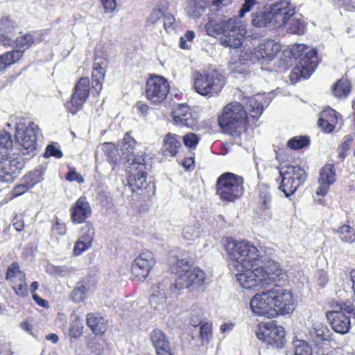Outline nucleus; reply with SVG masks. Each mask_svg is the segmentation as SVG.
I'll use <instances>...</instances> for the list:
<instances>
[{"mask_svg":"<svg viewBox=\"0 0 355 355\" xmlns=\"http://www.w3.org/2000/svg\"><path fill=\"white\" fill-rule=\"evenodd\" d=\"M135 141L129 139L118 147L110 144H104L103 148L109 161L116 165L121 160L129 163L128 184L125 187L132 192H137L147 187L146 163L144 153H135L134 146Z\"/></svg>","mask_w":355,"mask_h":355,"instance_id":"1","label":"nucleus"},{"mask_svg":"<svg viewBox=\"0 0 355 355\" xmlns=\"http://www.w3.org/2000/svg\"><path fill=\"white\" fill-rule=\"evenodd\" d=\"M265 289L254 295L250 300V309L254 313L271 318L293 311L295 303L290 290L277 284Z\"/></svg>","mask_w":355,"mask_h":355,"instance_id":"2","label":"nucleus"},{"mask_svg":"<svg viewBox=\"0 0 355 355\" xmlns=\"http://www.w3.org/2000/svg\"><path fill=\"white\" fill-rule=\"evenodd\" d=\"M205 28L209 36H220V43L223 46L233 49L241 45V38L246 33L245 26L240 20L227 18L221 13L209 15Z\"/></svg>","mask_w":355,"mask_h":355,"instance_id":"3","label":"nucleus"},{"mask_svg":"<svg viewBox=\"0 0 355 355\" xmlns=\"http://www.w3.org/2000/svg\"><path fill=\"white\" fill-rule=\"evenodd\" d=\"M236 280L240 286L245 289L266 288L270 286L272 282H276L277 278L284 274L279 268V265L275 263L266 269L257 268L254 270L237 269Z\"/></svg>","mask_w":355,"mask_h":355,"instance_id":"4","label":"nucleus"},{"mask_svg":"<svg viewBox=\"0 0 355 355\" xmlns=\"http://www.w3.org/2000/svg\"><path fill=\"white\" fill-rule=\"evenodd\" d=\"M226 249L230 259L236 262V269L253 268L261 257L260 250L245 240L230 241Z\"/></svg>","mask_w":355,"mask_h":355,"instance_id":"5","label":"nucleus"},{"mask_svg":"<svg viewBox=\"0 0 355 355\" xmlns=\"http://www.w3.org/2000/svg\"><path fill=\"white\" fill-rule=\"evenodd\" d=\"M291 53L297 60L291 73V79L309 78L318 65L316 50L303 44H295L292 46Z\"/></svg>","mask_w":355,"mask_h":355,"instance_id":"6","label":"nucleus"},{"mask_svg":"<svg viewBox=\"0 0 355 355\" xmlns=\"http://www.w3.org/2000/svg\"><path fill=\"white\" fill-rule=\"evenodd\" d=\"M205 277L202 270L193 266L191 258L179 259V291L187 289L190 293L203 292L207 286Z\"/></svg>","mask_w":355,"mask_h":355,"instance_id":"7","label":"nucleus"},{"mask_svg":"<svg viewBox=\"0 0 355 355\" xmlns=\"http://www.w3.org/2000/svg\"><path fill=\"white\" fill-rule=\"evenodd\" d=\"M243 193V178L232 173L220 175L216 183V194L222 201L233 202Z\"/></svg>","mask_w":355,"mask_h":355,"instance_id":"8","label":"nucleus"},{"mask_svg":"<svg viewBox=\"0 0 355 355\" xmlns=\"http://www.w3.org/2000/svg\"><path fill=\"white\" fill-rule=\"evenodd\" d=\"M40 128L33 122H30L26 128L21 123L15 125V146L18 154L33 156L37 149V135Z\"/></svg>","mask_w":355,"mask_h":355,"instance_id":"9","label":"nucleus"},{"mask_svg":"<svg viewBox=\"0 0 355 355\" xmlns=\"http://www.w3.org/2000/svg\"><path fill=\"white\" fill-rule=\"evenodd\" d=\"M247 119L244 107L238 102H233L224 107L218 121V124L225 131L234 135L239 132V129L245 124Z\"/></svg>","mask_w":355,"mask_h":355,"instance_id":"10","label":"nucleus"},{"mask_svg":"<svg viewBox=\"0 0 355 355\" xmlns=\"http://www.w3.org/2000/svg\"><path fill=\"white\" fill-rule=\"evenodd\" d=\"M281 183L279 189L288 198L304 184L306 175L304 169L298 166L285 165L279 170Z\"/></svg>","mask_w":355,"mask_h":355,"instance_id":"11","label":"nucleus"},{"mask_svg":"<svg viewBox=\"0 0 355 355\" xmlns=\"http://www.w3.org/2000/svg\"><path fill=\"white\" fill-rule=\"evenodd\" d=\"M344 313L353 314L355 319V307L349 301L338 304L336 309L327 313V318L332 329L340 334H347L351 328L350 316Z\"/></svg>","mask_w":355,"mask_h":355,"instance_id":"12","label":"nucleus"},{"mask_svg":"<svg viewBox=\"0 0 355 355\" xmlns=\"http://www.w3.org/2000/svg\"><path fill=\"white\" fill-rule=\"evenodd\" d=\"M224 85L223 77L215 71L200 73L194 82L196 92L202 96L218 94Z\"/></svg>","mask_w":355,"mask_h":355,"instance_id":"13","label":"nucleus"},{"mask_svg":"<svg viewBox=\"0 0 355 355\" xmlns=\"http://www.w3.org/2000/svg\"><path fill=\"white\" fill-rule=\"evenodd\" d=\"M170 85L166 78L159 75H151L146 81V98L153 104H160L166 98Z\"/></svg>","mask_w":355,"mask_h":355,"instance_id":"14","label":"nucleus"},{"mask_svg":"<svg viewBox=\"0 0 355 355\" xmlns=\"http://www.w3.org/2000/svg\"><path fill=\"white\" fill-rule=\"evenodd\" d=\"M256 334L259 340L272 348L281 349L286 343L284 328L272 322L264 324Z\"/></svg>","mask_w":355,"mask_h":355,"instance_id":"15","label":"nucleus"},{"mask_svg":"<svg viewBox=\"0 0 355 355\" xmlns=\"http://www.w3.org/2000/svg\"><path fill=\"white\" fill-rule=\"evenodd\" d=\"M90 82L87 77L79 79L76 84L70 101L67 103V107L72 114L80 110L89 96Z\"/></svg>","mask_w":355,"mask_h":355,"instance_id":"16","label":"nucleus"},{"mask_svg":"<svg viewBox=\"0 0 355 355\" xmlns=\"http://www.w3.org/2000/svg\"><path fill=\"white\" fill-rule=\"evenodd\" d=\"M155 264L153 253L149 250L144 251L132 262V275L138 281H144Z\"/></svg>","mask_w":355,"mask_h":355,"instance_id":"17","label":"nucleus"},{"mask_svg":"<svg viewBox=\"0 0 355 355\" xmlns=\"http://www.w3.org/2000/svg\"><path fill=\"white\" fill-rule=\"evenodd\" d=\"M295 11L294 6L286 1L275 3L270 9L272 26L275 28L283 27L295 14Z\"/></svg>","mask_w":355,"mask_h":355,"instance_id":"18","label":"nucleus"},{"mask_svg":"<svg viewBox=\"0 0 355 355\" xmlns=\"http://www.w3.org/2000/svg\"><path fill=\"white\" fill-rule=\"evenodd\" d=\"M24 163L18 159H3L0 161V181L11 182L20 173Z\"/></svg>","mask_w":355,"mask_h":355,"instance_id":"19","label":"nucleus"},{"mask_svg":"<svg viewBox=\"0 0 355 355\" xmlns=\"http://www.w3.org/2000/svg\"><path fill=\"white\" fill-rule=\"evenodd\" d=\"M71 218L73 223H82L92 214V207L86 197H80L70 209Z\"/></svg>","mask_w":355,"mask_h":355,"instance_id":"20","label":"nucleus"},{"mask_svg":"<svg viewBox=\"0 0 355 355\" xmlns=\"http://www.w3.org/2000/svg\"><path fill=\"white\" fill-rule=\"evenodd\" d=\"M336 171L333 164L324 165L320 172L318 179L319 187L316 193L320 196H324L327 193L329 186L335 182Z\"/></svg>","mask_w":355,"mask_h":355,"instance_id":"21","label":"nucleus"},{"mask_svg":"<svg viewBox=\"0 0 355 355\" xmlns=\"http://www.w3.org/2000/svg\"><path fill=\"white\" fill-rule=\"evenodd\" d=\"M309 339L316 346H322L331 339V332L326 324L314 322L309 329Z\"/></svg>","mask_w":355,"mask_h":355,"instance_id":"22","label":"nucleus"},{"mask_svg":"<svg viewBox=\"0 0 355 355\" xmlns=\"http://www.w3.org/2000/svg\"><path fill=\"white\" fill-rule=\"evenodd\" d=\"M280 50L281 46L279 44L274 40H267L261 42L254 49V55L259 60L263 59L270 61Z\"/></svg>","mask_w":355,"mask_h":355,"instance_id":"23","label":"nucleus"},{"mask_svg":"<svg viewBox=\"0 0 355 355\" xmlns=\"http://www.w3.org/2000/svg\"><path fill=\"white\" fill-rule=\"evenodd\" d=\"M40 181V176L37 171L26 174L24 176L21 182L13 188L11 192L12 197L16 198L24 194L28 189L33 188Z\"/></svg>","mask_w":355,"mask_h":355,"instance_id":"24","label":"nucleus"},{"mask_svg":"<svg viewBox=\"0 0 355 355\" xmlns=\"http://www.w3.org/2000/svg\"><path fill=\"white\" fill-rule=\"evenodd\" d=\"M150 340L156 349L157 355H172L170 352L169 342L161 330H153L150 334Z\"/></svg>","mask_w":355,"mask_h":355,"instance_id":"25","label":"nucleus"},{"mask_svg":"<svg viewBox=\"0 0 355 355\" xmlns=\"http://www.w3.org/2000/svg\"><path fill=\"white\" fill-rule=\"evenodd\" d=\"M91 286V277H84L82 280L76 283L69 295L70 299L75 303L81 302L86 299L87 293L89 291Z\"/></svg>","mask_w":355,"mask_h":355,"instance_id":"26","label":"nucleus"},{"mask_svg":"<svg viewBox=\"0 0 355 355\" xmlns=\"http://www.w3.org/2000/svg\"><path fill=\"white\" fill-rule=\"evenodd\" d=\"M263 96L257 94L254 96L248 97L245 98L246 112H249V115L253 119H259L263 111L264 107L261 104Z\"/></svg>","mask_w":355,"mask_h":355,"instance_id":"27","label":"nucleus"},{"mask_svg":"<svg viewBox=\"0 0 355 355\" xmlns=\"http://www.w3.org/2000/svg\"><path fill=\"white\" fill-rule=\"evenodd\" d=\"M197 125V118L192 111L184 104H179V127H187L194 130Z\"/></svg>","mask_w":355,"mask_h":355,"instance_id":"28","label":"nucleus"},{"mask_svg":"<svg viewBox=\"0 0 355 355\" xmlns=\"http://www.w3.org/2000/svg\"><path fill=\"white\" fill-rule=\"evenodd\" d=\"M87 324L95 334H101L106 331L107 320L98 313L87 315Z\"/></svg>","mask_w":355,"mask_h":355,"instance_id":"29","label":"nucleus"},{"mask_svg":"<svg viewBox=\"0 0 355 355\" xmlns=\"http://www.w3.org/2000/svg\"><path fill=\"white\" fill-rule=\"evenodd\" d=\"M178 139L175 134L168 133L164 139L162 154L166 158H171L176 155L178 152Z\"/></svg>","mask_w":355,"mask_h":355,"instance_id":"30","label":"nucleus"},{"mask_svg":"<svg viewBox=\"0 0 355 355\" xmlns=\"http://www.w3.org/2000/svg\"><path fill=\"white\" fill-rule=\"evenodd\" d=\"M105 70L98 63H95L92 74V88L98 94L103 88Z\"/></svg>","mask_w":355,"mask_h":355,"instance_id":"31","label":"nucleus"},{"mask_svg":"<svg viewBox=\"0 0 355 355\" xmlns=\"http://www.w3.org/2000/svg\"><path fill=\"white\" fill-rule=\"evenodd\" d=\"M291 33L303 35L306 30V24L300 16L295 13L292 15L284 26Z\"/></svg>","mask_w":355,"mask_h":355,"instance_id":"32","label":"nucleus"},{"mask_svg":"<svg viewBox=\"0 0 355 355\" xmlns=\"http://www.w3.org/2000/svg\"><path fill=\"white\" fill-rule=\"evenodd\" d=\"M166 263L168 266V270L174 275L173 277V283L170 286L171 292L173 293H175L178 286V277L176 275L178 272V255L176 251L171 250L168 252Z\"/></svg>","mask_w":355,"mask_h":355,"instance_id":"33","label":"nucleus"},{"mask_svg":"<svg viewBox=\"0 0 355 355\" xmlns=\"http://www.w3.org/2000/svg\"><path fill=\"white\" fill-rule=\"evenodd\" d=\"M23 55V51L13 50L8 51L0 55V72L6 69L8 66L17 62Z\"/></svg>","mask_w":355,"mask_h":355,"instance_id":"34","label":"nucleus"},{"mask_svg":"<svg viewBox=\"0 0 355 355\" xmlns=\"http://www.w3.org/2000/svg\"><path fill=\"white\" fill-rule=\"evenodd\" d=\"M207 0H191L187 7L188 14L193 18H199L209 7Z\"/></svg>","mask_w":355,"mask_h":355,"instance_id":"35","label":"nucleus"},{"mask_svg":"<svg viewBox=\"0 0 355 355\" xmlns=\"http://www.w3.org/2000/svg\"><path fill=\"white\" fill-rule=\"evenodd\" d=\"M252 24L255 27H264L268 24L272 25L271 14L270 10L256 12L252 13Z\"/></svg>","mask_w":355,"mask_h":355,"instance_id":"36","label":"nucleus"},{"mask_svg":"<svg viewBox=\"0 0 355 355\" xmlns=\"http://www.w3.org/2000/svg\"><path fill=\"white\" fill-rule=\"evenodd\" d=\"M13 146L11 135L6 131L0 132V155L2 157L8 155Z\"/></svg>","mask_w":355,"mask_h":355,"instance_id":"37","label":"nucleus"},{"mask_svg":"<svg viewBox=\"0 0 355 355\" xmlns=\"http://www.w3.org/2000/svg\"><path fill=\"white\" fill-rule=\"evenodd\" d=\"M293 355H312V348L304 340L294 339L292 343Z\"/></svg>","mask_w":355,"mask_h":355,"instance_id":"38","label":"nucleus"},{"mask_svg":"<svg viewBox=\"0 0 355 355\" xmlns=\"http://www.w3.org/2000/svg\"><path fill=\"white\" fill-rule=\"evenodd\" d=\"M201 230L198 223L193 225H188L182 230V237L184 240L192 241L199 238Z\"/></svg>","mask_w":355,"mask_h":355,"instance_id":"39","label":"nucleus"},{"mask_svg":"<svg viewBox=\"0 0 355 355\" xmlns=\"http://www.w3.org/2000/svg\"><path fill=\"white\" fill-rule=\"evenodd\" d=\"M24 277L25 273L20 270L18 263L13 262L8 266L6 274V281L11 283L17 279H24Z\"/></svg>","mask_w":355,"mask_h":355,"instance_id":"40","label":"nucleus"},{"mask_svg":"<svg viewBox=\"0 0 355 355\" xmlns=\"http://www.w3.org/2000/svg\"><path fill=\"white\" fill-rule=\"evenodd\" d=\"M350 91V83L343 79L338 80L333 88L334 94L338 98H345Z\"/></svg>","mask_w":355,"mask_h":355,"instance_id":"41","label":"nucleus"},{"mask_svg":"<svg viewBox=\"0 0 355 355\" xmlns=\"http://www.w3.org/2000/svg\"><path fill=\"white\" fill-rule=\"evenodd\" d=\"M337 233L343 241L352 243L355 241V231L353 227L348 225H343L340 227Z\"/></svg>","mask_w":355,"mask_h":355,"instance_id":"42","label":"nucleus"},{"mask_svg":"<svg viewBox=\"0 0 355 355\" xmlns=\"http://www.w3.org/2000/svg\"><path fill=\"white\" fill-rule=\"evenodd\" d=\"M259 207L263 211L269 210L272 205V198L269 189L263 187L259 190Z\"/></svg>","mask_w":355,"mask_h":355,"instance_id":"43","label":"nucleus"},{"mask_svg":"<svg viewBox=\"0 0 355 355\" xmlns=\"http://www.w3.org/2000/svg\"><path fill=\"white\" fill-rule=\"evenodd\" d=\"M232 3V0H212L209 3V15L223 14V8Z\"/></svg>","mask_w":355,"mask_h":355,"instance_id":"44","label":"nucleus"},{"mask_svg":"<svg viewBox=\"0 0 355 355\" xmlns=\"http://www.w3.org/2000/svg\"><path fill=\"white\" fill-rule=\"evenodd\" d=\"M34 43V39L30 34L21 35L15 40V44L17 50H20L24 53L26 49H29Z\"/></svg>","mask_w":355,"mask_h":355,"instance_id":"45","label":"nucleus"},{"mask_svg":"<svg viewBox=\"0 0 355 355\" xmlns=\"http://www.w3.org/2000/svg\"><path fill=\"white\" fill-rule=\"evenodd\" d=\"M199 326L200 336L202 343H208L212 336V324L209 322H202Z\"/></svg>","mask_w":355,"mask_h":355,"instance_id":"46","label":"nucleus"},{"mask_svg":"<svg viewBox=\"0 0 355 355\" xmlns=\"http://www.w3.org/2000/svg\"><path fill=\"white\" fill-rule=\"evenodd\" d=\"M309 144V139L306 136H302L300 137H295L288 141V146L290 148L293 150L302 148L303 147L308 146Z\"/></svg>","mask_w":355,"mask_h":355,"instance_id":"47","label":"nucleus"},{"mask_svg":"<svg viewBox=\"0 0 355 355\" xmlns=\"http://www.w3.org/2000/svg\"><path fill=\"white\" fill-rule=\"evenodd\" d=\"M10 284L17 295L24 297L28 295V288L27 284L25 282V278L14 281V282H11Z\"/></svg>","mask_w":355,"mask_h":355,"instance_id":"48","label":"nucleus"},{"mask_svg":"<svg viewBox=\"0 0 355 355\" xmlns=\"http://www.w3.org/2000/svg\"><path fill=\"white\" fill-rule=\"evenodd\" d=\"M94 229L91 223H86L81 229L80 239L86 241V243H92L94 237Z\"/></svg>","mask_w":355,"mask_h":355,"instance_id":"49","label":"nucleus"},{"mask_svg":"<svg viewBox=\"0 0 355 355\" xmlns=\"http://www.w3.org/2000/svg\"><path fill=\"white\" fill-rule=\"evenodd\" d=\"M195 33L193 31H187L184 36L180 37L179 47L182 49H191L192 42L195 37Z\"/></svg>","mask_w":355,"mask_h":355,"instance_id":"50","label":"nucleus"},{"mask_svg":"<svg viewBox=\"0 0 355 355\" xmlns=\"http://www.w3.org/2000/svg\"><path fill=\"white\" fill-rule=\"evenodd\" d=\"M163 17L162 23L166 31L170 34H175L176 31L174 25L175 19L174 17L171 14H166Z\"/></svg>","mask_w":355,"mask_h":355,"instance_id":"51","label":"nucleus"},{"mask_svg":"<svg viewBox=\"0 0 355 355\" xmlns=\"http://www.w3.org/2000/svg\"><path fill=\"white\" fill-rule=\"evenodd\" d=\"M16 26L15 21L10 17H6L0 20V31L8 33H11Z\"/></svg>","mask_w":355,"mask_h":355,"instance_id":"52","label":"nucleus"},{"mask_svg":"<svg viewBox=\"0 0 355 355\" xmlns=\"http://www.w3.org/2000/svg\"><path fill=\"white\" fill-rule=\"evenodd\" d=\"M202 315L201 310L198 307H195L192 309V312L191 313L189 323L195 327L199 326L202 322Z\"/></svg>","mask_w":355,"mask_h":355,"instance_id":"53","label":"nucleus"},{"mask_svg":"<svg viewBox=\"0 0 355 355\" xmlns=\"http://www.w3.org/2000/svg\"><path fill=\"white\" fill-rule=\"evenodd\" d=\"M92 243H86L85 241L82 240L81 239H78V240L76 242L74 248H73V253L75 255H80L83 252L91 248Z\"/></svg>","mask_w":355,"mask_h":355,"instance_id":"54","label":"nucleus"},{"mask_svg":"<svg viewBox=\"0 0 355 355\" xmlns=\"http://www.w3.org/2000/svg\"><path fill=\"white\" fill-rule=\"evenodd\" d=\"M320 118H324V120L328 119V121L332 123L338 122L337 112L331 107L324 109L321 112Z\"/></svg>","mask_w":355,"mask_h":355,"instance_id":"55","label":"nucleus"},{"mask_svg":"<svg viewBox=\"0 0 355 355\" xmlns=\"http://www.w3.org/2000/svg\"><path fill=\"white\" fill-rule=\"evenodd\" d=\"M198 141L199 139L198 136L193 132L186 134L183 137V142L184 145L189 148H196Z\"/></svg>","mask_w":355,"mask_h":355,"instance_id":"56","label":"nucleus"},{"mask_svg":"<svg viewBox=\"0 0 355 355\" xmlns=\"http://www.w3.org/2000/svg\"><path fill=\"white\" fill-rule=\"evenodd\" d=\"M337 123H332L328 119H324V118H319L318 124L325 132H331L335 129Z\"/></svg>","mask_w":355,"mask_h":355,"instance_id":"57","label":"nucleus"},{"mask_svg":"<svg viewBox=\"0 0 355 355\" xmlns=\"http://www.w3.org/2000/svg\"><path fill=\"white\" fill-rule=\"evenodd\" d=\"M352 139L351 137L347 138L338 148V157L343 159L346 157V152L349 149Z\"/></svg>","mask_w":355,"mask_h":355,"instance_id":"58","label":"nucleus"},{"mask_svg":"<svg viewBox=\"0 0 355 355\" xmlns=\"http://www.w3.org/2000/svg\"><path fill=\"white\" fill-rule=\"evenodd\" d=\"M46 157H54L56 158H61L62 157V153L60 149L55 147L53 144H49L46 148L44 153Z\"/></svg>","mask_w":355,"mask_h":355,"instance_id":"59","label":"nucleus"},{"mask_svg":"<svg viewBox=\"0 0 355 355\" xmlns=\"http://www.w3.org/2000/svg\"><path fill=\"white\" fill-rule=\"evenodd\" d=\"M257 3V0H245L243 4L242 5V7L239 10V17L240 18L243 17L245 13L248 12L251 10V8Z\"/></svg>","mask_w":355,"mask_h":355,"instance_id":"60","label":"nucleus"},{"mask_svg":"<svg viewBox=\"0 0 355 355\" xmlns=\"http://www.w3.org/2000/svg\"><path fill=\"white\" fill-rule=\"evenodd\" d=\"M51 231L54 234L62 236L66 234L67 228L64 223H60L58 219L56 218L55 222L52 225Z\"/></svg>","mask_w":355,"mask_h":355,"instance_id":"61","label":"nucleus"},{"mask_svg":"<svg viewBox=\"0 0 355 355\" xmlns=\"http://www.w3.org/2000/svg\"><path fill=\"white\" fill-rule=\"evenodd\" d=\"M76 269L72 267H68L66 266H58L57 268V276L58 277H70Z\"/></svg>","mask_w":355,"mask_h":355,"instance_id":"62","label":"nucleus"},{"mask_svg":"<svg viewBox=\"0 0 355 355\" xmlns=\"http://www.w3.org/2000/svg\"><path fill=\"white\" fill-rule=\"evenodd\" d=\"M66 180L69 182L76 181L78 183H82L84 182V179L83 176L76 172L73 168H69L68 173L66 175Z\"/></svg>","mask_w":355,"mask_h":355,"instance_id":"63","label":"nucleus"},{"mask_svg":"<svg viewBox=\"0 0 355 355\" xmlns=\"http://www.w3.org/2000/svg\"><path fill=\"white\" fill-rule=\"evenodd\" d=\"M105 12L110 13L116 8V0H101Z\"/></svg>","mask_w":355,"mask_h":355,"instance_id":"64","label":"nucleus"}]
</instances>
